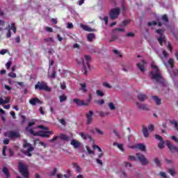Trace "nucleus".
<instances>
[{
    "instance_id": "nucleus-1",
    "label": "nucleus",
    "mask_w": 178,
    "mask_h": 178,
    "mask_svg": "<svg viewBox=\"0 0 178 178\" xmlns=\"http://www.w3.org/2000/svg\"><path fill=\"white\" fill-rule=\"evenodd\" d=\"M152 71L150 72V76L152 80H155L157 83H162L163 81V78H162V75L161 74V71L155 64H152Z\"/></svg>"
},
{
    "instance_id": "nucleus-2",
    "label": "nucleus",
    "mask_w": 178,
    "mask_h": 178,
    "mask_svg": "<svg viewBox=\"0 0 178 178\" xmlns=\"http://www.w3.org/2000/svg\"><path fill=\"white\" fill-rule=\"evenodd\" d=\"M26 130H28L29 133L33 136H39L40 137H46L47 138H48V137H49L51 134H54V132L52 131H38L35 132L34 130H33L32 129H29V127L26 128Z\"/></svg>"
},
{
    "instance_id": "nucleus-3",
    "label": "nucleus",
    "mask_w": 178,
    "mask_h": 178,
    "mask_svg": "<svg viewBox=\"0 0 178 178\" xmlns=\"http://www.w3.org/2000/svg\"><path fill=\"white\" fill-rule=\"evenodd\" d=\"M24 148L26 150L23 149L22 152L24 154V155H26V156H31V153L33 151H34V147L31 145V144L27 142V140H24Z\"/></svg>"
},
{
    "instance_id": "nucleus-4",
    "label": "nucleus",
    "mask_w": 178,
    "mask_h": 178,
    "mask_svg": "<svg viewBox=\"0 0 178 178\" xmlns=\"http://www.w3.org/2000/svg\"><path fill=\"white\" fill-rule=\"evenodd\" d=\"M19 173H21V175H22L24 177L29 178V167L27 166V165L24 164L22 162H19Z\"/></svg>"
},
{
    "instance_id": "nucleus-5",
    "label": "nucleus",
    "mask_w": 178,
    "mask_h": 178,
    "mask_svg": "<svg viewBox=\"0 0 178 178\" xmlns=\"http://www.w3.org/2000/svg\"><path fill=\"white\" fill-rule=\"evenodd\" d=\"M108 15L111 20H115V19H118V17H119V15H120V8H114L111 9L108 13Z\"/></svg>"
},
{
    "instance_id": "nucleus-6",
    "label": "nucleus",
    "mask_w": 178,
    "mask_h": 178,
    "mask_svg": "<svg viewBox=\"0 0 178 178\" xmlns=\"http://www.w3.org/2000/svg\"><path fill=\"white\" fill-rule=\"evenodd\" d=\"M35 90H44L49 92L51 91V88L48 87V85H47V83L45 82H38V83L35 86Z\"/></svg>"
},
{
    "instance_id": "nucleus-7",
    "label": "nucleus",
    "mask_w": 178,
    "mask_h": 178,
    "mask_svg": "<svg viewBox=\"0 0 178 178\" xmlns=\"http://www.w3.org/2000/svg\"><path fill=\"white\" fill-rule=\"evenodd\" d=\"M84 59H82L81 62L85 69V74H87V68L86 67V65L88 66V69H90V62H91L92 58L91 56L85 55Z\"/></svg>"
},
{
    "instance_id": "nucleus-8",
    "label": "nucleus",
    "mask_w": 178,
    "mask_h": 178,
    "mask_svg": "<svg viewBox=\"0 0 178 178\" xmlns=\"http://www.w3.org/2000/svg\"><path fill=\"white\" fill-rule=\"evenodd\" d=\"M136 156H137L138 161H140V163H141V165H143L144 166H145L149 163V161H148V159H147V157H145V156H144V154L137 153Z\"/></svg>"
},
{
    "instance_id": "nucleus-9",
    "label": "nucleus",
    "mask_w": 178,
    "mask_h": 178,
    "mask_svg": "<svg viewBox=\"0 0 178 178\" xmlns=\"http://www.w3.org/2000/svg\"><path fill=\"white\" fill-rule=\"evenodd\" d=\"M163 31H165V30L163 29H159L156 31V33H157V34H159V37L157 38L158 42H159L160 45H163V42H165V41H166V38H165V36L163 35Z\"/></svg>"
},
{
    "instance_id": "nucleus-10",
    "label": "nucleus",
    "mask_w": 178,
    "mask_h": 178,
    "mask_svg": "<svg viewBox=\"0 0 178 178\" xmlns=\"http://www.w3.org/2000/svg\"><path fill=\"white\" fill-rule=\"evenodd\" d=\"M73 102L76 104L78 106H87L90 104V102H91V95H89V99L87 102H84V101L80 100L79 99H74Z\"/></svg>"
},
{
    "instance_id": "nucleus-11",
    "label": "nucleus",
    "mask_w": 178,
    "mask_h": 178,
    "mask_svg": "<svg viewBox=\"0 0 178 178\" xmlns=\"http://www.w3.org/2000/svg\"><path fill=\"white\" fill-rule=\"evenodd\" d=\"M6 30H8L7 34H6V37L8 38H10L12 37V33H10V30H13L14 34H16V25L15 24V23L11 24V26L9 25Z\"/></svg>"
},
{
    "instance_id": "nucleus-12",
    "label": "nucleus",
    "mask_w": 178,
    "mask_h": 178,
    "mask_svg": "<svg viewBox=\"0 0 178 178\" xmlns=\"http://www.w3.org/2000/svg\"><path fill=\"white\" fill-rule=\"evenodd\" d=\"M4 136L6 137H9V138H18V137L20 136V134H19L18 132L16 131H9L6 132L4 134Z\"/></svg>"
},
{
    "instance_id": "nucleus-13",
    "label": "nucleus",
    "mask_w": 178,
    "mask_h": 178,
    "mask_svg": "<svg viewBox=\"0 0 178 178\" xmlns=\"http://www.w3.org/2000/svg\"><path fill=\"white\" fill-rule=\"evenodd\" d=\"M155 138L160 140L158 144L159 148H160V149H163V148H165V142L163 141L162 137L159 135H155Z\"/></svg>"
},
{
    "instance_id": "nucleus-14",
    "label": "nucleus",
    "mask_w": 178,
    "mask_h": 178,
    "mask_svg": "<svg viewBox=\"0 0 178 178\" xmlns=\"http://www.w3.org/2000/svg\"><path fill=\"white\" fill-rule=\"evenodd\" d=\"M94 115V111H90L88 113H86V119H87V124H91L92 123V116Z\"/></svg>"
},
{
    "instance_id": "nucleus-15",
    "label": "nucleus",
    "mask_w": 178,
    "mask_h": 178,
    "mask_svg": "<svg viewBox=\"0 0 178 178\" xmlns=\"http://www.w3.org/2000/svg\"><path fill=\"white\" fill-rule=\"evenodd\" d=\"M146 65H147V62H145V60H142V63H138L136 65V66L140 70V72L144 73V72H145V66H146Z\"/></svg>"
},
{
    "instance_id": "nucleus-16",
    "label": "nucleus",
    "mask_w": 178,
    "mask_h": 178,
    "mask_svg": "<svg viewBox=\"0 0 178 178\" xmlns=\"http://www.w3.org/2000/svg\"><path fill=\"white\" fill-rule=\"evenodd\" d=\"M138 108L140 109V111H149V107H148V105L144 104H140L138 102L136 103Z\"/></svg>"
},
{
    "instance_id": "nucleus-17",
    "label": "nucleus",
    "mask_w": 178,
    "mask_h": 178,
    "mask_svg": "<svg viewBox=\"0 0 178 178\" xmlns=\"http://www.w3.org/2000/svg\"><path fill=\"white\" fill-rule=\"evenodd\" d=\"M70 144L75 149L80 148V147H81V143L77 140H72Z\"/></svg>"
},
{
    "instance_id": "nucleus-18",
    "label": "nucleus",
    "mask_w": 178,
    "mask_h": 178,
    "mask_svg": "<svg viewBox=\"0 0 178 178\" xmlns=\"http://www.w3.org/2000/svg\"><path fill=\"white\" fill-rule=\"evenodd\" d=\"M165 143H166V145L168 147L170 151H171V152H175V151H177V147L172 145V143H170V141L166 140Z\"/></svg>"
},
{
    "instance_id": "nucleus-19",
    "label": "nucleus",
    "mask_w": 178,
    "mask_h": 178,
    "mask_svg": "<svg viewBox=\"0 0 178 178\" xmlns=\"http://www.w3.org/2000/svg\"><path fill=\"white\" fill-rule=\"evenodd\" d=\"M29 104H31V105H33V106H35L37 105V104H39L40 105H41V104H42V102H41L38 98L34 97L29 101Z\"/></svg>"
},
{
    "instance_id": "nucleus-20",
    "label": "nucleus",
    "mask_w": 178,
    "mask_h": 178,
    "mask_svg": "<svg viewBox=\"0 0 178 178\" xmlns=\"http://www.w3.org/2000/svg\"><path fill=\"white\" fill-rule=\"evenodd\" d=\"M137 98L140 102H144V101H146V99H147L148 97L144 93H140L138 95Z\"/></svg>"
},
{
    "instance_id": "nucleus-21",
    "label": "nucleus",
    "mask_w": 178,
    "mask_h": 178,
    "mask_svg": "<svg viewBox=\"0 0 178 178\" xmlns=\"http://www.w3.org/2000/svg\"><path fill=\"white\" fill-rule=\"evenodd\" d=\"M58 138H60V140H63V141H70V139L72 138L70 136L60 134V136H58Z\"/></svg>"
},
{
    "instance_id": "nucleus-22",
    "label": "nucleus",
    "mask_w": 178,
    "mask_h": 178,
    "mask_svg": "<svg viewBox=\"0 0 178 178\" xmlns=\"http://www.w3.org/2000/svg\"><path fill=\"white\" fill-rule=\"evenodd\" d=\"M10 102V97H0V105H4V104H9Z\"/></svg>"
},
{
    "instance_id": "nucleus-23",
    "label": "nucleus",
    "mask_w": 178,
    "mask_h": 178,
    "mask_svg": "<svg viewBox=\"0 0 178 178\" xmlns=\"http://www.w3.org/2000/svg\"><path fill=\"white\" fill-rule=\"evenodd\" d=\"M142 133L145 138H148L149 137V132L148 131V128L143 127Z\"/></svg>"
},
{
    "instance_id": "nucleus-24",
    "label": "nucleus",
    "mask_w": 178,
    "mask_h": 178,
    "mask_svg": "<svg viewBox=\"0 0 178 178\" xmlns=\"http://www.w3.org/2000/svg\"><path fill=\"white\" fill-rule=\"evenodd\" d=\"M131 148H138L140 151H143V152L145 151V149H146L145 145H144L143 143H140V144L136 145V146H133V147H131Z\"/></svg>"
},
{
    "instance_id": "nucleus-25",
    "label": "nucleus",
    "mask_w": 178,
    "mask_h": 178,
    "mask_svg": "<svg viewBox=\"0 0 178 178\" xmlns=\"http://www.w3.org/2000/svg\"><path fill=\"white\" fill-rule=\"evenodd\" d=\"M71 172L69 170H67V174L62 175L61 174H58L57 177L58 178H68L70 177Z\"/></svg>"
},
{
    "instance_id": "nucleus-26",
    "label": "nucleus",
    "mask_w": 178,
    "mask_h": 178,
    "mask_svg": "<svg viewBox=\"0 0 178 178\" xmlns=\"http://www.w3.org/2000/svg\"><path fill=\"white\" fill-rule=\"evenodd\" d=\"M164 64H165V65L166 66V67H167L168 69H169V66H170V67L171 69H173V67H174V66H175L173 59H172V58H170V59H169L168 64H166V63H164Z\"/></svg>"
},
{
    "instance_id": "nucleus-27",
    "label": "nucleus",
    "mask_w": 178,
    "mask_h": 178,
    "mask_svg": "<svg viewBox=\"0 0 178 178\" xmlns=\"http://www.w3.org/2000/svg\"><path fill=\"white\" fill-rule=\"evenodd\" d=\"M87 40L89 42H92L94 40H95V33H88L87 36Z\"/></svg>"
},
{
    "instance_id": "nucleus-28",
    "label": "nucleus",
    "mask_w": 178,
    "mask_h": 178,
    "mask_svg": "<svg viewBox=\"0 0 178 178\" xmlns=\"http://www.w3.org/2000/svg\"><path fill=\"white\" fill-rule=\"evenodd\" d=\"M152 99L154 101L156 105H161V100L158 96H152Z\"/></svg>"
},
{
    "instance_id": "nucleus-29",
    "label": "nucleus",
    "mask_w": 178,
    "mask_h": 178,
    "mask_svg": "<svg viewBox=\"0 0 178 178\" xmlns=\"http://www.w3.org/2000/svg\"><path fill=\"white\" fill-rule=\"evenodd\" d=\"M79 136L82 137L83 140H87L88 138H91V136L88 134H84L83 132L79 133Z\"/></svg>"
},
{
    "instance_id": "nucleus-30",
    "label": "nucleus",
    "mask_w": 178,
    "mask_h": 178,
    "mask_svg": "<svg viewBox=\"0 0 178 178\" xmlns=\"http://www.w3.org/2000/svg\"><path fill=\"white\" fill-rule=\"evenodd\" d=\"M114 146L118 147V148H119V149H120V151H122V152H124V147H123V144L122 143H113Z\"/></svg>"
},
{
    "instance_id": "nucleus-31",
    "label": "nucleus",
    "mask_w": 178,
    "mask_h": 178,
    "mask_svg": "<svg viewBox=\"0 0 178 178\" xmlns=\"http://www.w3.org/2000/svg\"><path fill=\"white\" fill-rule=\"evenodd\" d=\"M91 133H97L99 136H104V131H101L99 129L95 128L94 130L90 131Z\"/></svg>"
},
{
    "instance_id": "nucleus-32",
    "label": "nucleus",
    "mask_w": 178,
    "mask_h": 178,
    "mask_svg": "<svg viewBox=\"0 0 178 178\" xmlns=\"http://www.w3.org/2000/svg\"><path fill=\"white\" fill-rule=\"evenodd\" d=\"M81 28L83 29V30H85V31H95L94 29L88 27V26L86 25H81Z\"/></svg>"
},
{
    "instance_id": "nucleus-33",
    "label": "nucleus",
    "mask_w": 178,
    "mask_h": 178,
    "mask_svg": "<svg viewBox=\"0 0 178 178\" xmlns=\"http://www.w3.org/2000/svg\"><path fill=\"white\" fill-rule=\"evenodd\" d=\"M81 90L83 91V92H87V85L86 84V83H81Z\"/></svg>"
},
{
    "instance_id": "nucleus-34",
    "label": "nucleus",
    "mask_w": 178,
    "mask_h": 178,
    "mask_svg": "<svg viewBox=\"0 0 178 178\" xmlns=\"http://www.w3.org/2000/svg\"><path fill=\"white\" fill-rule=\"evenodd\" d=\"M60 102H65V101H67V96L66 95H63L59 97Z\"/></svg>"
},
{
    "instance_id": "nucleus-35",
    "label": "nucleus",
    "mask_w": 178,
    "mask_h": 178,
    "mask_svg": "<svg viewBox=\"0 0 178 178\" xmlns=\"http://www.w3.org/2000/svg\"><path fill=\"white\" fill-rule=\"evenodd\" d=\"M163 57H161V60H163V62L165 63V59L164 58H168L169 56V54H168V52L166 51V50H163Z\"/></svg>"
},
{
    "instance_id": "nucleus-36",
    "label": "nucleus",
    "mask_w": 178,
    "mask_h": 178,
    "mask_svg": "<svg viewBox=\"0 0 178 178\" xmlns=\"http://www.w3.org/2000/svg\"><path fill=\"white\" fill-rule=\"evenodd\" d=\"M168 173H170V175H171V176H172V177H175V176H176V175H177V172H176V170H175V169H169Z\"/></svg>"
},
{
    "instance_id": "nucleus-37",
    "label": "nucleus",
    "mask_w": 178,
    "mask_h": 178,
    "mask_svg": "<svg viewBox=\"0 0 178 178\" xmlns=\"http://www.w3.org/2000/svg\"><path fill=\"white\" fill-rule=\"evenodd\" d=\"M123 166H124V168H133V164L130 162L124 161L123 163Z\"/></svg>"
},
{
    "instance_id": "nucleus-38",
    "label": "nucleus",
    "mask_w": 178,
    "mask_h": 178,
    "mask_svg": "<svg viewBox=\"0 0 178 178\" xmlns=\"http://www.w3.org/2000/svg\"><path fill=\"white\" fill-rule=\"evenodd\" d=\"M108 108L111 111H115V109H116V106H115V104H113V102L108 103Z\"/></svg>"
},
{
    "instance_id": "nucleus-39",
    "label": "nucleus",
    "mask_w": 178,
    "mask_h": 178,
    "mask_svg": "<svg viewBox=\"0 0 178 178\" xmlns=\"http://www.w3.org/2000/svg\"><path fill=\"white\" fill-rule=\"evenodd\" d=\"M96 94L98 97H104L105 95V93L101 90H96Z\"/></svg>"
},
{
    "instance_id": "nucleus-40",
    "label": "nucleus",
    "mask_w": 178,
    "mask_h": 178,
    "mask_svg": "<svg viewBox=\"0 0 178 178\" xmlns=\"http://www.w3.org/2000/svg\"><path fill=\"white\" fill-rule=\"evenodd\" d=\"M154 162L155 165H156V166H158V168H161V161H159V159L155 158L154 160Z\"/></svg>"
},
{
    "instance_id": "nucleus-41",
    "label": "nucleus",
    "mask_w": 178,
    "mask_h": 178,
    "mask_svg": "<svg viewBox=\"0 0 178 178\" xmlns=\"http://www.w3.org/2000/svg\"><path fill=\"white\" fill-rule=\"evenodd\" d=\"M3 173H4L7 178L9 177V171L6 167L3 168Z\"/></svg>"
},
{
    "instance_id": "nucleus-42",
    "label": "nucleus",
    "mask_w": 178,
    "mask_h": 178,
    "mask_svg": "<svg viewBox=\"0 0 178 178\" xmlns=\"http://www.w3.org/2000/svg\"><path fill=\"white\" fill-rule=\"evenodd\" d=\"M113 54H115V55H118L119 58H122V54H120V52L118 51V49H113Z\"/></svg>"
},
{
    "instance_id": "nucleus-43",
    "label": "nucleus",
    "mask_w": 178,
    "mask_h": 178,
    "mask_svg": "<svg viewBox=\"0 0 178 178\" xmlns=\"http://www.w3.org/2000/svg\"><path fill=\"white\" fill-rule=\"evenodd\" d=\"M154 129H155V127L153 124H150L147 127V130L149 131H154Z\"/></svg>"
},
{
    "instance_id": "nucleus-44",
    "label": "nucleus",
    "mask_w": 178,
    "mask_h": 178,
    "mask_svg": "<svg viewBox=\"0 0 178 178\" xmlns=\"http://www.w3.org/2000/svg\"><path fill=\"white\" fill-rule=\"evenodd\" d=\"M129 23H130V20L127 19L122 23V26H123L124 27H126V26H127V24H129Z\"/></svg>"
},
{
    "instance_id": "nucleus-45",
    "label": "nucleus",
    "mask_w": 178,
    "mask_h": 178,
    "mask_svg": "<svg viewBox=\"0 0 178 178\" xmlns=\"http://www.w3.org/2000/svg\"><path fill=\"white\" fill-rule=\"evenodd\" d=\"M56 172H58V169L54 168L49 174V176H55L56 175Z\"/></svg>"
},
{
    "instance_id": "nucleus-46",
    "label": "nucleus",
    "mask_w": 178,
    "mask_h": 178,
    "mask_svg": "<svg viewBox=\"0 0 178 178\" xmlns=\"http://www.w3.org/2000/svg\"><path fill=\"white\" fill-rule=\"evenodd\" d=\"M96 104H98L99 105H104L105 104V100L104 99H99L95 102Z\"/></svg>"
},
{
    "instance_id": "nucleus-47",
    "label": "nucleus",
    "mask_w": 178,
    "mask_h": 178,
    "mask_svg": "<svg viewBox=\"0 0 178 178\" xmlns=\"http://www.w3.org/2000/svg\"><path fill=\"white\" fill-rule=\"evenodd\" d=\"M159 176H161V177H163V178L168 177V175H166V172H159Z\"/></svg>"
},
{
    "instance_id": "nucleus-48",
    "label": "nucleus",
    "mask_w": 178,
    "mask_h": 178,
    "mask_svg": "<svg viewBox=\"0 0 178 178\" xmlns=\"http://www.w3.org/2000/svg\"><path fill=\"white\" fill-rule=\"evenodd\" d=\"M6 66L8 70L10 69V66H12V61L11 60H8L7 62V63L6 64Z\"/></svg>"
},
{
    "instance_id": "nucleus-49",
    "label": "nucleus",
    "mask_w": 178,
    "mask_h": 178,
    "mask_svg": "<svg viewBox=\"0 0 178 178\" xmlns=\"http://www.w3.org/2000/svg\"><path fill=\"white\" fill-rule=\"evenodd\" d=\"M103 86L106 87V88H112V86H111L109 83L107 82L103 83Z\"/></svg>"
},
{
    "instance_id": "nucleus-50",
    "label": "nucleus",
    "mask_w": 178,
    "mask_h": 178,
    "mask_svg": "<svg viewBox=\"0 0 178 178\" xmlns=\"http://www.w3.org/2000/svg\"><path fill=\"white\" fill-rule=\"evenodd\" d=\"M9 77H12L13 79H16V73L15 72H10L8 74Z\"/></svg>"
},
{
    "instance_id": "nucleus-51",
    "label": "nucleus",
    "mask_w": 178,
    "mask_h": 178,
    "mask_svg": "<svg viewBox=\"0 0 178 178\" xmlns=\"http://www.w3.org/2000/svg\"><path fill=\"white\" fill-rule=\"evenodd\" d=\"M44 42H52V41H54V39L52 38H44Z\"/></svg>"
},
{
    "instance_id": "nucleus-52",
    "label": "nucleus",
    "mask_w": 178,
    "mask_h": 178,
    "mask_svg": "<svg viewBox=\"0 0 178 178\" xmlns=\"http://www.w3.org/2000/svg\"><path fill=\"white\" fill-rule=\"evenodd\" d=\"M5 54H8V49H3L0 51V55H5Z\"/></svg>"
},
{
    "instance_id": "nucleus-53",
    "label": "nucleus",
    "mask_w": 178,
    "mask_h": 178,
    "mask_svg": "<svg viewBox=\"0 0 178 178\" xmlns=\"http://www.w3.org/2000/svg\"><path fill=\"white\" fill-rule=\"evenodd\" d=\"M86 149L88 151V154L91 155L92 154L94 155V151L91 150L88 146H86Z\"/></svg>"
},
{
    "instance_id": "nucleus-54",
    "label": "nucleus",
    "mask_w": 178,
    "mask_h": 178,
    "mask_svg": "<svg viewBox=\"0 0 178 178\" xmlns=\"http://www.w3.org/2000/svg\"><path fill=\"white\" fill-rule=\"evenodd\" d=\"M74 168L78 172V173H80V172H81V168L77 164L74 165Z\"/></svg>"
},
{
    "instance_id": "nucleus-55",
    "label": "nucleus",
    "mask_w": 178,
    "mask_h": 178,
    "mask_svg": "<svg viewBox=\"0 0 178 178\" xmlns=\"http://www.w3.org/2000/svg\"><path fill=\"white\" fill-rule=\"evenodd\" d=\"M162 19H163V22H165L166 23H168V22H169V19H168V15H163Z\"/></svg>"
},
{
    "instance_id": "nucleus-56",
    "label": "nucleus",
    "mask_w": 178,
    "mask_h": 178,
    "mask_svg": "<svg viewBox=\"0 0 178 178\" xmlns=\"http://www.w3.org/2000/svg\"><path fill=\"white\" fill-rule=\"evenodd\" d=\"M127 37H129V38H134L135 35L134 33L132 32H129L127 34Z\"/></svg>"
},
{
    "instance_id": "nucleus-57",
    "label": "nucleus",
    "mask_w": 178,
    "mask_h": 178,
    "mask_svg": "<svg viewBox=\"0 0 178 178\" xmlns=\"http://www.w3.org/2000/svg\"><path fill=\"white\" fill-rule=\"evenodd\" d=\"M122 70L123 72H129V70H130V67L122 65Z\"/></svg>"
},
{
    "instance_id": "nucleus-58",
    "label": "nucleus",
    "mask_w": 178,
    "mask_h": 178,
    "mask_svg": "<svg viewBox=\"0 0 178 178\" xmlns=\"http://www.w3.org/2000/svg\"><path fill=\"white\" fill-rule=\"evenodd\" d=\"M128 159L129 161H136V156H129Z\"/></svg>"
},
{
    "instance_id": "nucleus-59",
    "label": "nucleus",
    "mask_w": 178,
    "mask_h": 178,
    "mask_svg": "<svg viewBox=\"0 0 178 178\" xmlns=\"http://www.w3.org/2000/svg\"><path fill=\"white\" fill-rule=\"evenodd\" d=\"M59 122L61 124H63V126H66V121H65L64 119L59 120Z\"/></svg>"
},
{
    "instance_id": "nucleus-60",
    "label": "nucleus",
    "mask_w": 178,
    "mask_h": 178,
    "mask_svg": "<svg viewBox=\"0 0 178 178\" xmlns=\"http://www.w3.org/2000/svg\"><path fill=\"white\" fill-rule=\"evenodd\" d=\"M38 129H42V130H48V127H44L43 125H39Z\"/></svg>"
},
{
    "instance_id": "nucleus-61",
    "label": "nucleus",
    "mask_w": 178,
    "mask_h": 178,
    "mask_svg": "<svg viewBox=\"0 0 178 178\" xmlns=\"http://www.w3.org/2000/svg\"><path fill=\"white\" fill-rule=\"evenodd\" d=\"M96 162H97V163H98L99 165H101V166H102V165H103L102 160H101L99 159H96Z\"/></svg>"
},
{
    "instance_id": "nucleus-62",
    "label": "nucleus",
    "mask_w": 178,
    "mask_h": 178,
    "mask_svg": "<svg viewBox=\"0 0 178 178\" xmlns=\"http://www.w3.org/2000/svg\"><path fill=\"white\" fill-rule=\"evenodd\" d=\"M171 138H172V140H173V141L176 142L178 144V138L177 137L172 136H171Z\"/></svg>"
},
{
    "instance_id": "nucleus-63",
    "label": "nucleus",
    "mask_w": 178,
    "mask_h": 178,
    "mask_svg": "<svg viewBox=\"0 0 178 178\" xmlns=\"http://www.w3.org/2000/svg\"><path fill=\"white\" fill-rule=\"evenodd\" d=\"M167 48H168V49H169L170 51V52H172V44H170V42H168Z\"/></svg>"
},
{
    "instance_id": "nucleus-64",
    "label": "nucleus",
    "mask_w": 178,
    "mask_h": 178,
    "mask_svg": "<svg viewBox=\"0 0 178 178\" xmlns=\"http://www.w3.org/2000/svg\"><path fill=\"white\" fill-rule=\"evenodd\" d=\"M67 29H73V24L72 23H68L67 25Z\"/></svg>"
}]
</instances>
